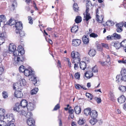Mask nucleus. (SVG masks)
<instances>
[{
    "label": "nucleus",
    "mask_w": 126,
    "mask_h": 126,
    "mask_svg": "<svg viewBox=\"0 0 126 126\" xmlns=\"http://www.w3.org/2000/svg\"><path fill=\"white\" fill-rule=\"evenodd\" d=\"M16 46L14 44L12 43L10 45L9 47V51L13 52L14 55L15 56H17L19 53L22 55L24 53V51L23 48L21 46H19L18 47V50H16Z\"/></svg>",
    "instance_id": "f257e3e1"
},
{
    "label": "nucleus",
    "mask_w": 126,
    "mask_h": 126,
    "mask_svg": "<svg viewBox=\"0 0 126 126\" xmlns=\"http://www.w3.org/2000/svg\"><path fill=\"white\" fill-rule=\"evenodd\" d=\"M25 75L26 76H28L29 79L32 81H33V83L36 86L37 81L36 79V77L35 75V72L31 70L30 72L28 69H26L24 72Z\"/></svg>",
    "instance_id": "f03ea898"
},
{
    "label": "nucleus",
    "mask_w": 126,
    "mask_h": 126,
    "mask_svg": "<svg viewBox=\"0 0 126 126\" xmlns=\"http://www.w3.org/2000/svg\"><path fill=\"white\" fill-rule=\"evenodd\" d=\"M25 59L24 57L22 55H19L17 57V59L16 60L14 59V61L13 62V63L14 65H16V64H18L22 63V62Z\"/></svg>",
    "instance_id": "7ed1b4c3"
},
{
    "label": "nucleus",
    "mask_w": 126,
    "mask_h": 126,
    "mask_svg": "<svg viewBox=\"0 0 126 126\" xmlns=\"http://www.w3.org/2000/svg\"><path fill=\"white\" fill-rule=\"evenodd\" d=\"M16 29L15 32L16 33H18L19 30H20L23 28L22 24L20 22H17L16 24L15 25Z\"/></svg>",
    "instance_id": "20e7f679"
},
{
    "label": "nucleus",
    "mask_w": 126,
    "mask_h": 126,
    "mask_svg": "<svg viewBox=\"0 0 126 126\" xmlns=\"http://www.w3.org/2000/svg\"><path fill=\"white\" fill-rule=\"evenodd\" d=\"M81 40L79 39H73L72 40V45L75 47L79 46L81 44Z\"/></svg>",
    "instance_id": "39448f33"
},
{
    "label": "nucleus",
    "mask_w": 126,
    "mask_h": 126,
    "mask_svg": "<svg viewBox=\"0 0 126 126\" xmlns=\"http://www.w3.org/2000/svg\"><path fill=\"white\" fill-rule=\"evenodd\" d=\"M22 86V84L20 85L19 83H16L14 84L13 88V89L16 90L19 89L21 90Z\"/></svg>",
    "instance_id": "423d86ee"
},
{
    "label": "nucleus",
    "mask_w": 126,
    "mask_h": 126,
    "mask_svg": "<svg viewBox=\"0 0 126 126\" xmlns=\"http://www.w3.org/2000/svg\"><path fill=\"white\" fill-rule=\"evenodd\" d=\"M14 95L16 97L21 98L23 96V94L21 92L18 90L16 91L14 94Z\"/></svg>",
    "instance_id": "0eeeda50"
},
{
    "label": "nucleus",
    "mask_w": 126,
    "mask_h": 126,
    "mask_svg": "<svg viewBox=\"0 0 126 126\" xmlns=\"http://www.w3.org/2000/svg\"><path fill=\"white\" fill-rule=\"evenodd\" d=\"M21 107L19 103H17L16 104L15 107L13 109L16 112H20V110Z\"/></svg>",
    "instance_id": "6e6552de"
},
{
    "label": "nucleus",
    "mask_w": 126,
    "mask_h": 126,
    "mask_svg": "<svg viewBox=\"0 0 126 126\" xmlns=\"http://www.w3.org/2000/svg\"><path fill=\"white\" fill-rule=\"evenodd\" d=\"M71 55L73 59L80 57V55L79 53L77 52L73 51L71 53Z\"/></svg>",
    "instance_id": "1a4fd4ad"
},
{
    "label": "nucleus",
    "mask_w": 126,
    "mask_h": 126,
    "mask_svg": "<svg viewBox=\"0 0 126 126\" xmlns=\"http://www.w3.org/2000/svg\"><path fill=\"white\" fill-rule=\"evenodd\" d=\"M27 123L29 126H34V121L32 118H28L27 121Z\"/></svg>",
    "instance_id": "9d476101"
},
{
    "label": "nucleus",
    "mask_w": 126,
    "mask_h": 126,
    "mask_svg": "<svg viewBox=\"0 0 126 126\" xmlns=\"http://www.w3.org/2000/svg\"><path fill=\"white\" fill-rule=\"evenodd\" d=\"M116 26L117 28L116 31L118 32H120L123 31L122 27L123 26L122 24H116Z\"/></svg>",
    "instance_id": "9b49d317"
},
{
    "label": "nucleus",
    "mask_w": 126,
    "mask_h": 126,
    "mask_svg": "<svg viewBox=\"0 0 126 126\" xmlns=\"http://www.w3.org/2000/svg\"><path fill=\"white\" fill-rule=\"evenodd\" d=\"M93 73L91 71L86 72L85 73V76L87 79H89L93 76Z\"/></svg>",
    "instance_id": "f8f14e48"
},
{
    "label": "nucleus",
    "mask_w": 126,
    "mask_h": 126,
    "mask_svg": "<svg viewBox=\"0 0 126 126\" xmlns=\"http://www.w3.org/2000/svg\"><path fill=\"white\" fill-rule=\"evenodd\" d=\"M92 118H96L97 116V112L95 110H92L90 114Z\"/></svg>",
    "instance_id": "ddd939ff"
},
{
    "label": "nucleus",
    "mask_w": 126,
    "mask_h": 126,
    "mask_svg": "<svg viewBox=\"0 0 126 126\" xmlns=\"http://www.w3.org/2000/svg\"><path fill=\"white\" fill-rule=\"evenodd\" d=\"M28 110L29 111L33 110L34 108V105L31 102H29L27 106Z\"/></svg>",
    "instance_id": "4468645a"
},
{
    "label": "nucleus",
    "mask_w": 126,
    "mask_h": 126,
    "mask_svg": "<svg viewBox=\"0 0 126 126\" xmlns=\"http://www.w3.org/2000/svg\"><path fill=\"white\" fill-rule=\"evenodd\" d=\"M117 100L119 103L122 104L125 102L126 100V98L124 96L122 95L118 98Z\"/></svg>",
    "instance_id": "2eb2a0df"
},
{
    "label": "nucleus",
    "mask_w": 126,
    "mask_h": 126,
    "mask_svg": "<svg viewBox=\"0 0 126 126\" xmlns=\"http://www.w3.org/2000/svg\"><path fill=\"white\" fill-rule=\"evenodd\" d=\"M86 122V120L84 118H80L78 121V123L80 125H82L85 124Z\"/></svg>",
    "instance_id": "dca6fc26"
},
{
    "label": "nucleus",
    "mask_w": 126,
    "mask_h": 126,
    "mask_svg": "<svg viewBox=\"0 0 126 126\" xmlns=\"http://www.w3.org/2000/svg\"><path fill=\"white\" fill-rule=\"evenodd\" d=\"M5 36L3 33L0 32V45H1L4 42Z\"/></svg>",
    "instance_id": "f3484780"
},
{
    "label": "nucleus",
    "mask_w": 126,
    "mask_h": 126,
    "mask_svg": "<svg viewBox=\"0 0 126 126\" xmlns=\"http://www.w3.org/2000/svg\"><path fill=\"white\" fill-rule=\"evenodd\" d=\"M27 101L25 99H22L21 101L20 102V106L22 108H25L26 106H27Z\"/></svg>",
    "instance_id": "a211bd4d"
},
{
    "label": "nucleus",
    "mask_w": 126,
    "mask_h": 126,
    "mask_svg": "<svg viewBox=\"0 0 126 126\" xmlns=\"http://www.w3.org/2000/svg\"><path fill=\"white\" fill-rule=\"evenodd\" d=\"M5 112V110L3 109L0 108V118L3 119Z\"/></svg>",
    "instance_id": "6ab92c4d"
},
{
    "label": "nucleus",
    "mask_w": 126,
    "mask_h": 126,
    "mask_svg": "<svg viewBox=\"0 0 126 126\" xmlns=\"http://www.w3.org/2000/svg\"><path fill=\"white\" fill-rule=\"evenodd\" d=\"M96 20L100 23H102L103 20V16L101 15L100 16H99L98 15H96Z\"/></svg>",
    "instance_id": "aec40b11"
},
{
    "label": "nucleus",
    "mask_w": 126,
    "mask_h": 126,
    "mask_svg": "<svg viewBox=\"0 0 126 126\" xmlns=\"http://www.w3.org/2000/svg\"><path fill=\"white\" fill-rule=\"evenodd\" d=\"M112 45H113L117 49H118L119 48L120 46V43H119L117 42H113L111 43Z\"/></svg>",
    "instance_id": "412c9836"
},
{
    "label": "nucleus",
    "mask_w": 126,
    "mask_h": 126,
    "mask_svg": "<svg viewBox=\"0 0 126 126\" xmlns=\"http://www.w3.org/2000/svg\"><path fill=\"white\" fill-rule=\"evenodd\" d=\"M80 68L83 70H84L86 67V65L85 63L84 62H81L80 63Z\"/></svg>",
    "instance_id": "4be33fe9"
},
{
    "label": "nucleus",
    "mask_w": 126,
    "mask_h": 126,
    "mask_svg": "<svg viewBox=\"0 0 126 126\" xmlns=\"http://www.w3.org/2000/svg\"><path fill=\"white\" fill-rule=\"evenodd\" d=\"M92 5V4L90 1H89L88 3H86V13H89L90 8L91 7Z\"/></svg>",
    "instance_id": "5701e85b"
},
{
    "label": "nucleus",
    "mask_w": 126,
    "mask_h": 126,
    "mask_svg": "<svg viewBox=\"0 0 126 126\" xmlns=\"http://www.w3.org/2000/svg\"><path fill=\"white\" fill-rule=\"evenodd\" d=\"M75 111L76 113L78 114L81 112V109L80 107L76 106L74 108Z\"/></svg>",
    "instance_id": "b1692460"
},
{
    "label": "nucleus",
    "mask_w": 126,
    "mask_h": 126,
    "mask_svg": "<svg viewBox=\"0 0 126 126\" xmlns=\"http://www.w3.org/2000/svg\"><path fill=\"white\" fill-rule=\"evenodd\" d=\"M96 53V51L94 49H92L90 50L89 52V55L91 57H94Z\"/></svg>",
    "instance_id": "393cba45"
},
{
    "label": "nucleus",
    "mask_w": 126,
    "mask_h": 126,
    "mask_svg": "<svg viewBox=\"0 0 126 126\" xmlns=\"http://www.w3.org/2000/svg\"><path fill=\"white\" fill-rule=\"evenodd\" d=\"M78 26H73L71 30V32L73 33H76L78 31Z\"/></svg>",
    "instance_id": "a878e982"
},
{
    "label": "nucleus",
    "mask_w": 126,
    "mask_h": 126,
    "mask_svg": "<svg viewBox=\"0 0 126 126\" xmlns=\"http://www.w3.org/2000/svg\"><path fill=\"white\" fill-rule=\"evenodd\" d=\"M82 40L83 43L85 44H87L89 42V39L85 35L82 37Z\"/></svg>",
    "instance_id": "bb28decb"
},
{
    "label": "nucleus",
    "mask_w": 126,
    "mask_h": 126,
    "mask_svg": "<svg viewBox=\"0 0 126 126\" xmlns=\"http://www.w3.org/2000/svg\"><path fill=\"white\" fill-rule=\"evenodd\" d=\"M116 79H117L116 81L117 82L122 80V74L117 75L116 77Z\"/></svg>",
    "instance_id": "cd10ccee"
},
{
    "label": "nucleus",
    "mask_w": 126,
    "mask_h": 126,
    "mask_svg": "<svg viewBox=\"0 0 126 126\" xmlns=\"http://www.w3.org/2000/svg\"><path fill=\"white\" fill-rule=\"evenodd\" d=\"M38 90L37 88H35L33 89L31 92V94L32 95H33L36 94Z\"/></svg>",
    "instance_id": "c85d7f7f"
},
{
    "label": "nucleus",
    "mask_w": 126,
    "mask_h": 126,
    "mask_svg": "<svg viewBox=\"0 0 126 126\" xmlns=\"http://www.w3.org/2000/svg\"><path fill=\"white\" fill-rule=\"evenodd\" d=\"M3 119V120H5V121L7 123H8V122H10V120L9 119V114H7L5 116H4Z\"/></svg>",
    "instance_id": "c756f323"
},
{
    "label": "nucleus",
    "mask_w": 126,
    "mask_h": 126,
    "mask_svg": "<svg viewBox=\"0 0 126 126\" xmlns=\"http://www.w3.org/2000/svg\"><path fill=\"white\" fill-rule=\"evenodd\" d=\"M7 122L3 120V119L0 118V126H6Z\"/></svg>",
    "instance_id": "7c9ffc66"
},
{
    "label": "nucleus",
    "mask_w": 126,
    "mask_h": 126,
    "mask_svg": "<svg viewBox=\"0 0 126 126\" xmlns=\"http://www.w3.org/2000/svg\"><path fill=\"white\" fill-rule=\"evenodd\" d=\"M91 109L90 108H88L85 109L84 110V114L86 115H88L91 112Z\"/></svg>",
    "instance_id": "2f4dec72"
},
{
    "label": "nucleus",
    "mask_w": 126,
    "mask_h": 126,
    "mask_svg": "<svg viewBox=\"0 0 126 126\" xmlns=\"http://www.w3.org/2000/svg\"><path fill=\"white\" fill-rule=\"evenodd\" d=\"M81 17L80 16H78L76 17L75 21L76 23H78L81 22Z\"/></svg>",
    "instance_id": "473e14b6"
},
{
    "label": "nucleus",
    "mask_w": 126,
    "mask_h": 126,
    "mask_svg": "<svg viewBox=\"0 0 126 126\" xmlns=\"http://www.w3.org/2000/svg\"><path fill=\"white\" fill-rule=\"evenodd\" d=\"M90 123L92 125H94L97 122V120L96 118H93L92 119H91L90 121Z\"/></svg>",
    "instance_id": "72a5a7b5"
},
{
    "label": "nucleus",
    "mask_w": 126,
    "mask_h": 126,
    "mask_svg": "<svg viewBox=\"0 0 126 126\" xmlns=\"http://www.w3.org/2000/svg\"><path fill=\"white\" fill-rule=\"evenodd\" d=\"M73 9L75 12H78L79 10V7L76 3H74L73 5Z\"/></svg>",
    "instance_id": "f704fd0d"
},
{
    "label": "nucleus",
    "mask_w": 126,
    "mask_h": 126,
    "mask_svg": "<svg viewBox=\"0 0 126 126\" xmlns=\"http://www.w3.org/2000/svg\"><path fill=\"white\" fill-rule=\"evenodd\" d=\"M120 46L123 47V48L126 47V39L124 40L120 43Z\"/></svg>",
    "instance_id": "c9c22d12"
},
{
    "label": "nucleus",
    "mask_w": 126,
    "mask_h": 126,
    "mask_svg": "<svg viewBox=\"0 0 126 126\" xmlns=\"http://www.w3.org/2000/svg\"><path fill=\"white\" fill-rule=\"evenodd\" d=\"M9 119L10 120V122H14L15 121V120L14 119V117L13 115L12 114H9Z\"/></svg>",
    "instance_id": "e433bc0d"
},
{
    "label": "nucleus",
    "mask_w": 126,
    "mask_h": 126,
    "mask_svg": "<svg viewBox=\"0 0 126 126\" xmlns=\"http://www.w3.org/2000/svg\"><path fill=\"white\" fill-rule=\"evenodd\" d=\"M73 59V63H74L77 64H78V63H79L80 60V57Z\"/></svg>",
    "instance_id": "4c0bfd02"
},
{
    "label": "nucleus",
    "mask_w": 126,
    "mask_h": 126,
    "mask_svg": "<svg viewBox=\"0 0 126 126\" xmlns=\"http://www.w3.org/2000/svg\"><path fill=\"white\" fill-rule=\"evenodd\" d=\"M119 88V90L122 92H125L126 90V87L125 86H120Z\"/></svg>",
    "instance_id": "58836bf2"
},
{
    "label": "nucleus",
    "mask_w": 126,
    "mask_h": 126,
    "mask_svg": "<svg viewBox=\"0 0 126 126\" xmlns=\"http://www.w3.org/2000/svg\"><path fill=\"white\" fill-rule=\"evenodd\" d=\"M75 87L76 89H79L80 88H83V89L86 90V88L85 87H83V86H82L79 84H77L75 85Z\"/></svg>",
    "instance_id": "ea45409f"
},
{
    "label": "nucleus",
    "mask_w": 126,
    "mask_h": 126,
    "mask_svg": "<svg viewBox=\"0 0 126 126\" xmlns=\"http://www.w3.org/2000/svg\"><path fill=\"white\" fill-rule=\"evenodd\" d=\"M18 33H16V34H19L21 37H23L25 35V33L24 31H22L21 30H19Z\"/></svg>",
    "instance_id": "a19ab883"
},
{
    "label": "nucleus",
    "mask_w": 126,
    "mask_h": 126,
    "mask_svg": "<svg viewBox=\"0 0 126 126\" xmlns=\"http://www.w3.org/2000/svg\"><path fill=\"white\" fill-rule=\"evenodd\" d=\"M86 95L88 98H89L91 100L93 98V95L90 93H86Z\"/></svg>",
    "instance_id": "79ce46f5"
},
{
    "label": "nucleus",
    "mask_w": 126,
    "mask_h": 126,
    "mask_svg": "<svg viewBox=\"0 0 126 126\" xmlns=\"http://www.w3.org/2000/svg\"><path fill=\"white\" fill-rule=\"evenodd\" d=\"M99 63L102 66H104L106 65L108 66L109 65V64H108L106 62H102L101 61L99 62Z\"/></svg>",
    "instance_id": "37998d69"
},
{
    "label": "nucleus",
    "mask_w": 126,
    "mask_h": 126,
    "mask_svg": "<svg viewBox=\"0 0 126 126\" xmlns=\"http://www.w3.org/2000/svg\"><path fill=\"white\" fill-rule=\"evenodd\" d=\"M86 18L84 20H86V21H87L89 19L91 18V17L90 16V14L89 13H86Z\"/></svg>",
    "instance_id": "c03bdc74"
},
{
    "label": "nucleus",
    "mask_w": 126,
    "mask_h": 126,
    "mask_svg": "<svg viewBox=\"0 0 126 126\" xmlns=\"http://www.w3.org/2000/svg\"><path fill=\"white\" fill-rule=\"evenodd\" d=\"M20 84H22V86H24L26 84V81L24 79H22L20 81L19 83Z\"/></svg>",
    "instance_id": "a18cd8bd"
},
{
    "label": "nucleus",
    "mask_w": 126,
    "mask_h": 126,
    "mask_svg": "<svg viewBox=\"0 0 126 126\" xmlns=\"http://www.w3.org/2000/svg\"><path fill=\"white\" fill-rule=\"evenodd\" d=\"M32 113L30 112H28L27 114H26L25 116L27 118H31V117H32Z\"/></svg>",
    "instance_id": "49530a36"
},
{
    "label": "nucleus",
    "mask_w": 126,
    "mask_h": 126,
    "mask_svg": "<svg viewBox=\"0 0 126 126\" xmlns=\"http://www.w3.org/2000/svg\"><path fill=\"white\" fill-rule=\"evenodd\" d=\"M19 70L20 72L22 73L25 70L24 68V66L23 65H21L19 68Z\"/></svg>",
    "instance_id": "de8ad7c7"
},
{
    "label": "nucleus",
    "mask_w": 126,
    "mask_h": 126,
    "mask_svg": "<svg viewBox=\"0 0 126 126\" xmlns=\"http://www.w3.org/2000/svg\"><path fill=\"white\" fill-rule=\"evenodd\" d=\"M106 61L107 62V63H108V64H109L110 65V57L108 55H107V56H106Z\"/></svg>",
    "instance_id": "09e8293b"
},
{
    "label": "nucleus",
    "mask_w": 126,
    "mask_h": 126,
    "mask_svg": "<svg viewBox=\"0 0 126 126\" xmlns=\"http://www.w3.org/2000/svg\"><path fill=\"white\" fill-rule=\"evenodd\" d=\"M122 80L126 81V73L124 72V74H122Z\"/></svg>",
    "instance_id": "8fccbe9b"
},
{
    "label": "nucleus",
    "mask_w": 126,
    "mask_h": 126,
    "mask_svg": "<svg viewBox=\"0 0 126 126\" xmlns=\"http://www.w3.org/2000/svg\"><path fill=\"white\" fill-rule=\"evenodd\" d=\"M113 36L119 39L121 38V36L120 35L114 33L113 34Z\"/></svg>",
    "instance_id": "3c124183"
},
{
    "label": "nucleus",
    "mask_w": 126,
    "mask_h": 126,
    "mask_svg": "<svg viewBox=\"0 0 126 126\" xmlns=\"http://www.w3.org/2000/svg\"><path fill=\"white\" fill-rule=\"evenodd\" d=\"M92 71L94 72H97L98 69L97 67L96 66H95L93 67L92 69Z\"/></svg>",
    "instance_id": "603ef678"
},
{
    "label": "nucleus",
    "mask_w": 126,
    "mask_h": 126,
    "mask_svg": "<svg viewBox=\"0 0 126 126\" xmlns=\"http://www.w3.org/2000/svg\"><path fill=\"white\" fill-rule=\"evenodd\" d=\"M90 36L94 38H96L98 36V35L94 33H93L90 35Z\"/></svg>",
    "instance_id": "864d4df0"
},
{
    "label": "nucleus",
    "mask_w": 126,
    "mask_h": 126,
    "mask_svg": "<svg viewBox=\"0 0 126 126\" xmlns=\"http://www.w3.org/2000/svg\"><path fill=\"white\" fill-rule=\"evenodd\" d=\"M80 74L79 73H77L75 75V77L76 79H79L80 78Z\"/></svg>",
    "instance_id": "5fc2aeb1"
},
{
    "label": "nucleus",
    "mask_w": 126,
    "mask_h": 126,
    "mask_svg": "<svg viewBox=\"0 0 126 126\" xmlns=\"http://www.w3.org/2000/svg\"><path fill=\"white\" fill-rule=\"evenodd\" d=\"M28 18L29 23L31 24H32L33 23V20H32V17L31 16H29L28 17Z\"/></svg>",
    "instance_id": "6e6d98bb"
},
{
    "label": "nucleus",
    "mask_w": 126,
    "mask_h": 126,
    "mask_svg": "<svg viewBox=\"0 0 126 126\" xmlns=\"http://www.w3.org/2000/svg\"><path fill=\"white\" fill-rule=\"evenodd\" d=\"M2 96L4 98H6L8 97V96L7 94L4 91L2 92Z\"/></svg>",
    "instance_id": "4d7b16f0"
},
{
    "label": "nucleus",
    "mask_w": 126,
    "mask_h": 126,
    "mask_svg": "<svg viewBox=\"0 0 126 126\" xmlns=\"http://www.w3.org/2000/svg\"><path fill=\"white\" fill-rule=\"evenodd\" d=\"M20 112H18L20 114L26 116V113L25 111L23 110H21V109L20 110Z\"/></svg>",
    "instance_id": "13d9d810"
},
{
    "label": "nucleus",
    "mask_w": 126,
    "mask_h": 126,
    "mask_svg": "<svg viewBox=\"0 0 126 126\" xmlns=\"http://www.w3.org/2000/svg\"><path fill=\"white\" fill-rule=\"evenodd\" d=\"M60 108L59 105V104H57L54 107L53 110H57L58 109H59Z\"/></svg>",
    "instance_id": "bf43d9fd"
},
{
    "label": "nucleus",
    "mask_w": 126,
    "mask_h": 126,
    "mask_svg": "<svg viewBox=\"0 0 126 126\" xmlns=\"http://www.w3.org/2000/svg\"><path fill=\"white\" fill-rule=\"evenodd\" d=\"M0 18L2 19L0 20V22H2L3 20H4L6 19L5 16L3 15L0 16Z\"/></svg>",
    "instance_id": "052dcab7"
},
{
    "label": "nucleus",
    "mask_w": 126,
    "mask_h": 126,
    "mask_svg": "<svg viewBox=\"0 0 126 126\" xmlns=\"http://www.w3.org/2000/svg\"><path fill=\"white\" fill-rule=\"evenodd\" d=\"M74 112L73 110L71 109V107H70L69 108V113L70 114H73Z\"/></svg>",
    "instance_id": "680f3d73"
},
{
    "label": "nucleus",
    "mask_w": 126,
    "mask_h": 126,
    "mask_svg": "<svg viewBox=\"0 0 126 126\" xmlns=\"http://www.w3.org/2000/svg\"><path fill=\"white\" fill-rule=\"evenodd\" d=\"M102 46L104 47H105L106 48H108V45L106 44H105L104 43H102Z\"/></svg>",
    "instance_id": "e2e57ef3"
},
{
    "label": "nucleus",
    "mask_w": 126,
    "mask_h": 126,
    "mask_svg": "<svg viewBox=\"0 0 126 126\" xmlns=\"http://www.w3.org/2000/svg\"><path fill=\"white\" fill-rule=\"evenodd\" d=\"M7 126H15V124L13 123L10 122L8 123Z\"/></svg>",
    "instance_id": "0e129e2a"
},
{
    "label": "nucleus",
    "mask_w": 126,
    "mask_h": 126,
    "mask_svg": "<svg viewBox=\"0 0 126 126\" xmlns=\"http://www.w3.org/2000/svg\"><path fill=\"white\" fill-rule=\"evenodd\" d=\"M113 37V36H110V35L107 37V39L108 40H111Z\"/></svg>",
    "instance_id": "69168bd1"
},
{
    "label": "nucleus",
    "mask_w": 126,
    "mask_h": 126,
    "mask_svg": "<svg viewBox=\"0 0 126 126\" xmlns=\"http://www.w3.org/2000/svg\"><path fill=\"white\" fill-rule=\"evenodd\" d=\"M12 23L11 24V25H13L14 24H15L16 25V23H17L16 21L15 20H12Z\"/></svg>",
    "instance_id": "338daca9"
},
{
    "label": "nucleus",
    "mask_w": 126,
    "mask_h": 126,
    "mask_svg": "<svg viewBox=\"0 0 126 126\" xmlns=\"http://www.w3.org/2000/svg\"><path fill=\"white\" fill-rule=\"evenodd\" d=\"M17 6V2L16 1H15L13 2V3L12 4V6L14 7L16 6Z\"/></svg>",
    "instance_id": "774afa93"
}]
</instances>
